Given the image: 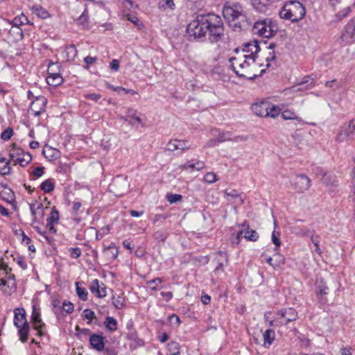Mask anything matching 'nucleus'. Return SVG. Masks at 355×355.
<instances>
[{"mask_svg": "<svg viewBox=\"0 0 355 355\" xmlns=\"http://www.w3.org/2000/svg\"><path fill=\"white\" fill-rule=\"evenodd\" d=\"M268 103L261 102L259 103H254L252 105V112L257 116L268 117Z\"/></svg>", "mask_w": 355, "mask_h": 355, "instance_id": "obj_19", "label": "nucleus"}, {"mask_svg": "<svg viewBox=\"0 0 355 355\" xmlns=\"http://www.w3.org/2000/svg\"><path fill=\"white\" fill-rule=\"evenodd\" d=\"M231 67L235 73L239 77L253 79L257 76L254 72V68L256 67L255 62L252 64L248 57L239 55L238 57H232L230 58Z\"/></svg>", "mask_w": 355, "mask_h": 355, "instance_id": "obj_2", "label": "nucleus"}, {"mask_svg": "<svg viewBox=\"0 0 355 355\" xmlns=\"http://www.w3.org/2000/svg\"><path fill=\"white\" fill-rule=\"evenodd\" d=\"M59 212L55 209V207H53L51 209L50 216L47 218L46 222L49 223H58L59 220Z\"/></svg>", "mask_w": 355, "mask_h": 355, "instance_id": "obj_42", "label": "nucleus"}, {"mask_svg": "<svg viewBox=\"0 0 355 355\" xmlns=\"http://www.w3.org/2000/svg\"><path fill=\"white\" fill-rule=\"evenodd\" d=\"M313 173L315 176L320 178V181L322 182V180L327 175L328 172L325 171L322 167L316 166L313 169Z\"/></svg>", "mask_w": 355, "mask_h": 355, "instance_id": "obj_49", "label": "nucleus"}, {"mask_svg": "<svg viewBox=\"0 0 355 355\" xmlns=\"http://www.w3.org/2000/svg\"><path fill=\"white\" fill-rule=\"evenodd\" d=\"M104 339L102 336L94 334L89 338V343L94 349L101 352L105 347Z\"/></svg>", "mask_w": 355, "mask_h": 355, "instance_id": "obj_17", "label": "nucleus"}, {"mask_svg": "<svg viewBox=\"0 0 355 355\" xmlns=\"http://www.w3.org/2000/svg\"><path fill=\"white\" fill-rule=\"evenodd\" d=\"M291 182L295 190L303 193L310 188L311 180L304 174H298L292 179Z\"/></svg>", "mask_w": 355, "mask_h": 355, "instance_id": "obj_9", "label": "nucleus"}, {"mask_svg": "<svg viewBox=\"0 0 355 355\" xmlns=\"http://www.w3.org/2000/svg\"><path fill=\"white\" fill-rule=\"evenodd\" d=\"M218 143H222L226 141H232V134L230 132H221L218 133L216 137Z\"/></svg>", "mask_w": 355, "mask_h": 355, "instance_id": "obj_43", "label": "nucleus"}, {"mask_svg": "<svg viewBox=\"0 0 355 355\" xmlns=\"http://www.w3.org/2000/svg\"><path fill=\"white\" fill-rule=\"evenodd\" d=\"M110 232V228L108 226H105L101 228L97 232H96V239L100 240L104 236Z\"/></svg>", "mask_w": 355, "mask_h": 355, "instance_id": "obj_54", "label": "nucleus"}, {"mask_svg": "<svg viewBox=\"0 0 355 355\" xmlns=\"http://www.w3.org/2000/svg\"><path fill=\"white\" fill-rule=\"evenodd\" d=\"M101 286V284H99V281L97 279H95L91 282L89 290L96 295L97 292L99 291Z\"/></svg>", "mask_w": 355, "mask_h": 355, "instance_id": "obj_51", "label": "nucleus"}, {"mask_svg": "<svg viewBox=\"0 0 355 355\" xmlns=\"http://www.w3.org/2000/svg\"><path fill=\"white\" fill-rule=\"evenodd\" d=\"M345 134L347 135L349 139H353L355 136V125L352 121H350L348 127L345 130Z\"/></svg>", "mask_w": 355, "mask_h": 355, "instance_id": "obj_50", "label": "nucleus"}, {"mask_svg": "<svg viewBox=\"0 0 355 355\" xmlns=\"http://www.w3.org/2000/svg\"><path fill=\"white\" fill-rule=\"evenodd\" d=\"M123 119L131 125H135V123L142 124L141 118L137 115V110L132 107L127 108L126 116Z\"/></svg>", "mask_w": 355, "mask_h": 355, "instance_id": "obj_18", "label": "nucleus"}, {"mask_svg": "<svg viewBox=\"0 0 355 355\" xmlns=\"http://www.w3.org/2000/svg\"><path fill=\"white\" fill-rule=\"evenodd\" d=\"M306 14V10L302 3L298 1H290L285 3L279 11V16L282 19L298 21Z\"/></svg>", "mask_w": 355, "mask_h": 355, "instance_id": "obj_3", "label": "nucleus"}, {"mask_svg": "<svg viewBox=\"0 0 355 355\" xmlns=\"http://www.w3.org/2000/svg\"><path fill=\"white\" fill-rule=\"evenodd\" d=\"M204 180L208 184H212L218 181L217 175L212 172L207 173L204 176Z\"/></svg>", "mask_w": 355, "mask_h": 355, "instance_id": "obj_47", "label": "nucleus"}, {"mask_svg": "<svg viewBox=\"0 0 355 355\" xmlns=\"http://www.w3.org/2000/svg\"><path fill=\"white\" fill-rule=\"evenodd\" d=\"M263 344L265 348H269L275 339V332L273 329H268L263 334Z\"/></svg>", "mask_w": 355, "mask_h": 355, "instance_id": "obj_21", "label": "nucleus"}, {"mask_svg": "<svg viewBox=\"0 0 355 355\" xmlns=\"http://www.w3.org/2000/svg\"><path fill=\"white\" fill-rule=\"evenodd\" d=\"M31 321L32 322H41L40 312L33 306V311L31 313Z\"/></svg>", "mask_w": 355, "mask_h": 355, "instance_id": "obj_56", "label": "nucleus"}, {"mask_svg": "<svg viewBox=\"0 0 355 355\" xmlns=\"http://www.w3.org/2000/svg\"><path fill=\"white\" fill-rule=\"evenodd\" d=\"M40 188L44 192L49 193L54 189V184L51 180H46L41 184Z\"/></svg>", "mask_w": 355, "mask_h": 355, "instance_id": "obj_40", "label": "nucleus"}, {"mask_svg": "<svg viewBox=\"0 0 355 355\" xmlns=\"http://www.w3.org/2000/svg\"><path fill=\"white\" fill-rule=\"evenodd\" d=\"M76 291L79 299L83 301L87 300L88 292L84 287L80 286V282H76Z\"/></svg>", "mask_w": 355, "mask_h": 355, "instance_id": "obj_30", "label": "nucleus"}, {"mask_svg": "<svg viewBox=\"0 0 355 355\" xmlns=\"http://www.w3.org/2000/svg\"><path fill=\"white\" fill-rule=\"evenodd\" d=\"M10 157L14 165L19 164L22 167L27 166L32 161V155L29 153L15 146L10 150Z\"/></svg>", "mask_w": 355, "mask_h": 355, "instance_id": "obj_6", "label": "nucleus"}, {"mask_svg": "<svg viewBox=\"0 0 355 355\" xmlns=\"http://www.w3.org/2000/svg\"><path fill=\"white\" fill-rule=\"evenodd\" d=\"M168 350L169 355H178L180 354L179 343L175 341H171L168 344Z\"/></svg>", "mask_w": 355, "mask_h": 355, "instance_id": "obj_37", "label": "nucleus"}, {"mask_svg": "<svg viewBox=\"0 0 355 355\" xmlns=\"http://www.w3.org/2000/svg\"><path fill=\"white\" fill-rule=\"evenodd\" d=\"M272 241L277 248L280 246L281 242L279 239V233L278 232L273 231L272 234Z\"/></svg>", "mask_w": 355, "mask_h": 355, "instance_id": "obj_58", "label": "nucleus"}, {"mask_svg": "<svg viewBox=\"0 0 355 355\" xmlns=\"http://www.w3.org/2000/svg\"><path fill=\"white\" fill-rule=\"evenodd\" d=\"M275 46V43H270L267 48L270 50H272L271 52H269V55L266 58V62H268L267 67L270 66L269 62L272 61L275 59V53L274 51V48Z\"/></svg>", "mask_w": 355, "mask_h": 355, "instance_id": "obj_48", "label": "nucleus"}, {"mask_svg": "<svg viewBox=\"0 0 355 355\" xmlns=\"http://www.w3.org/2000/svg\"><path fill=\"white\" fill-rule=\"evenodd\" d=\"M34 329L37 331V334L40 336H42L44 335L43 332V328L44 327L45 324L41 320L40 322H33Z\"/></svg>", "mask_w": 355, "mask_h": 355, "instance_id": "obj_52", "label": "nucleus"}, {"mask_svg": "<svg viewBox=\"0 0 355 355\" xmlns=\"http://www.w3.org/2000/svg\"><path fill=\"white\" fill-rule=\"evenodd\" d=\"M129 182L127 176L117 175L112 179L109 185V190L113 193L116 198H121L128 192Z\"/></svg>", "mask_w": 355, "mask_h": 355, "instance_id": "obj_5", "label": "nucleus"}, {"mask_svg": "<svg viewBox=\"0 0 355 355\" xmlns=\"http://www.w3.org/2000/svg\"><path fill=\"white\" fill-rule=\"evenodd\" d=\"M66 57L68 61L73 60L77 56L78 51L74 45H70L65 49Z\"/></svg>", "mask_w": 355, "mask_h": 355, "instance_id": "obj_32", "label": "nucleus"}, {"mask_svg": "<svg viewBox=\"0 0 355 355\" xmlns=\"http://www.w3.org/2000/svg\"><path fill=\"white\" fill-rule=\"evenodd\" d=\"M104 325L107 330L114 331L117 329L118 322L114 317L107 316L104 321Z\"/></svg>", "mask_w": 355, "mask_h": 355, "instance_id": "obj_27", "label": "nucleus"}, {"mask_svg": "<svg viewBox=\"0 0 355 355\" xmlns=\"http://www.w3.org/2000/svg\"><path fill=\"white\" fill-rule=\"evenodd\" d=\"M341 40L347 44L355 42V17L350 19L344 27Z\"/></svg>", "mask_w": 355, "mask_h": 355, "instance_id": "obj_10", "label": "nucleus"}, {"mask_svg": "<svg viewBox=\"0 0 355 355\" xmlns=\"http://www.w3.org/2000/svg\"><path fill=\"white\" fill-rule=\"evenodd\" d=\"M112 303L113 306L117 309H121L125 306V299L121 295L114 294L112 297Z\"/></svg>", "mask_w": 355, "mask_h": 355, "instance_id": "obj_26", "label": "nucleus"}, {"mask_svg": "<svg viewBox=\"0 0 355 355\" xmlns=\"http://www.w3.org/2000/svg\"><path fill=\"white\" fill-rule=\"evenodd\" d=\"M268 116H270L271 118H276L277 116L279 115L281 111L282 110V109L280 107L274 105H271L269 103H268Z\"/></svg>", "mask_w": 355, "mask_h": 355, "instance_id": "obj_34", "label": "nucleus"}, {"mask_svg": "<svg viewBox=\"0 0 355 355\" xmlns=\"http://www.w3.org/2000/svg\"><path fill=\"white\" fill-rule=\"evenodd\" d=\"M83 313L84 318L89 320H92L96 318L95 313L89 309H85Z\"/></svg>", "mask_w": 355, "mask_h": 355, "instance_id": "obj_59", "label": "nucleus"}, {"mask_svg": "<svg viewBox=\"0 0 355 355\" xmlns=\"http://www.w3.org/2000/svg\"><path fill=\"white\" fill-rule=\"evenodd\" d=\"M349 139L345 132H343L342 131L338 133L336 137V141L338 142H343Z\"/></svg>", "mask_w": 355, "mask_h": 355, "instance_id": "obj_62", "label": "nucleus"}, {"mask_svg": "<svg viewBox=\"0 0 355 355\" xmlns=\"http://www.w3.org/2000/svg\"><path fill=\"white\" fill-rule=\"evenodd\" d=\"M42 154L49 160H55L60 156V151L52 147L46 146L43 149Z\"/></svg>", "mask_w": 355, "mask_h": 355, "instance_id": "obj_23", "label": "nucleus"}, {"mask_svg": "<svg viewBox=\"0 0 355 355\" xmlns=\"http://www.w3.org/2000/svg\"><path fill=\"white\" fill-rule=\"evenodd\" d=\"M191 148L188 141L178 139H171L166 144V150L174 152L175 150H187Z\"/></svg>", "mask_w": 355, "mask_h": 355, "instance_id": "obj_12", "label": "nucleus"}, {"mask_svg": "<svg viewBox=\"0 0 355 355\" xmlns=\"http://www.w3.org/2000/svg\"><path fill=\"white\" fill-rule=\"evenodd\" d=\"M104 252L105 253L110 254L112 259H116L119 254L118 248L114 244H112L105 248Z\"/></svg>", "mask_w": 355, "mask_h": 355, "instance_id": "obj_38", "label": "nucleus"}, {"mask_svg": "<svg viewBox=\"0 0 355 355\" xmlns=\"http://www.w3.org/2000/svg\"><path fill=\"white\" fill-rule=\"evenodd\" d=\"M163 282L162 278L157 277L147 282L150 290L157 291L159 289L158 284Z\"/></svg>", "mask_w": 355, "mask_h": 355, "instance_id": "obj_45", "label": "nucleus"}, {"mask_svg": "<svg viewBox=\"0 0 355 355\" xmlns=\"http://www.w3.org/2000/svg\"><path fill=\"white\" fill-rule=\"evenodd\" d=\"M189 36L195 39H202L208 35L211 42L220 41L224 35V26L221 17L214 13L198 15L187 28Z\"/></svg>", "mask_w": 355, "mask_h": 355, "instance_id": "obj_1", "label": "nucleus"}, {"mask_svg": "<svg viewBox=\"0 0 355 355\" xmlns=\"http://www.w3.org/2000/svg\"><path fill=\"white\" fill-rule=\"evenodd\" d=\"M106 295H107L106 286H105V284L103 283H101V288H100L99 291L97 292L96 296L99 298H103V297H105Z\"/></svg>", "mask_w": 355, "mask_h": 355, "instance_id": "obj_61", "label": "nucleus"}, {"mask_svg": "<svg viewBox=\"0 0 355 355\" xmlns=\"http://www.w3.org/2000/svg\"><path fill=\"white\" fill-rule=\"evenodd\" d=\"M253 33L263 37H272L277 31V25L270 19L256 21L252 28Z\"/></svg>", "mask_w": 355, "mask_h": 355, "instance_id": "obj_4", "label": "nucleus"}, {"mask_svg": "<svg viewBox=\"0 0 355 355\" xmlns=\"http://www.w3.org/2000/svg\"><path fill=\"white\" fill-rule=\"evenodd\" d=\"M224 198H239L241 200L245 198L244 193H240L238 191L233 189H227L224 191Z\"/></svg>", "mask_w": 355, "mask_h": 355, "instance_id": "obj_31", "label": "nucleus"}, {"mask_svg": "<svg viewBox=\"0 0 355 355\" xmlns=\"http://www.w3.org/2000/svg\"><path fill=\"white\" fill-rule=\"evenodd\" d=\"M349 193L351 198H352L353 200H355V167L352 169L351 173Z\"/></svg>", "mask_w": 355, "mask_h": 355, "instance_id": "obj_39", "label": "nucleus"}, {"mask_svg": "<svg viewBox=\"0 0 355 355\" xmlns=\"http://www.w3.org/2000/svg\"><path fill=\"white\" fill-rule=\"evenodd\" d=\"M33 10L39 17L46 19L49 17L48 11L41 6H35Z\"/></svg>", "mask_w": 355, "mask_h": 355, "instance_id": "obj_36", "label": "nucleus"}, {"mask_svg": "<svg viewBox=\"0 0 355 355\" xmlns=\"http://www.w3.org/2000/svg\"><path fill=\"white\" fill-rule=\"evenodd\" d=\"M62 81L63 79L60 72H49V75L46 77V82L51 86H58Z\"/></svg>", "mask_w": 355, "mask_h": 355, "instance_id": "obj_20", "label": "nucleus"}, {"mask_svg": "<svg viewBox=\"0 0 355 355\" xmlns=\"http://www.w3.org/2000/svg\"><path fill=\"white\" fill-rule=\"evenodd\" d=\"M305 85L303 86H300V83H298L296 85L291 87V88L286 89V91L290 92H302L305 91L304 89Z\"/></svg>", "mask_w": 355, "mask_h": 355, "instance_id": "obj_60", "label": "nucleus"}, {"mask_svg": "<svg viewBox=\"0 0 355 355\" xmlns=\"http://www.w3.org/2000/svg\"><path fill=\"white\" fill-rule=\"evenodd\" d=\"M12 134H13L12 129L10 128H8L7 129H6L4 131L2 132L1 135V138L4 141L9 140L11 138V137L12 136Z\"/></svg>", "mask_w": 355, "mask_h": 355, "instance_id": "obj_55", "label": "nucleus"}, {"mask_svg": "<svg viewBox=\"0 0 355 355\" xmlns=\"http://www.w3.org/2000/svg\"><path fill=\"white\" fill-rule=\"evenodd\" d=\"M300 86L306 85L305 89H312L315 86V80L314 78L311 76H305L299 82Z\"/></svg>", "mask_w": 355, "mask_h": 355, "instance_id": "obj_29", "label": "nucleus"}, {"mask_svg": "<svg viewBox=\"0 0 355 355\" xmlns=\"http://www.w3.org/2000/svg\"><path fill=\"white\" fill-rule=\"evenodd\" d=\"M318 293L322 295H327L328 293V287L327 286L325 282L323 279H320V281L318 284Z\"/></svg>", "mask_w": 355, "mask_h": 355, "instance_id": "obj_46", "label": "nucleus"}, {"mask_svg": "<svg viewBox=\"0 0 355 355\" xmlns=\"http://www.w3.org/2000/svg\"><path fill=\"white\" fill-rule=\"evenodd\" d=\"M17 263L21 268L23 270H25L27 268V263L25 261L24 259L21 257H17L16 259H15Z\"/></svg>", "mask_w": 355, "mask_h": 355, "instance_id": "obj_63", "label": "nucleus"}, {"mask_svg": "<svg viewBox=\"0 0 355 355\" xmlns=\"http://www.w3.org/2000/svg\"><path fill=\"white\" fill-rule=\"evenodd\" d=\"M282 117L284 120H297L301 121V118L297 116L295 112L291 110H286L282 112Z\"/></svg>", "mask_w": 355, "mask_h": 355, "instance_id": "obj_33", "label": "nucleus"}, {"mask_svg": "<svg viewBox=\"0 0 355 355\" xmlns=\"http://www.w3.org/2000/svg\"><path fill=\"white\" fill-rule=\"evenodd\" d=\"M85 98L87 99L92 100L93 101H98L101 98V96L98 94H87L85 95Z\"/></svg>", "mask_w": 355, "mask_h": 355, "instance_id": "obj_64", "label": "nucleus"}, {"mask_svg": "<svg viewBox=\"0 0 355 355\" xmlns=\"http://www.w3.org/2000/svg\"><path fill=\"white\" fill-rule=\"evenodd\" d=\"M84 212H86L87 215L89 214L88 209H85V207H83V205L80 202H75L73 203L71 217L76 224H78L82 221L83 218L80 214H82Z\"/></svg>", "mask_w": 355, "mask_h": 355, "instance_id": "obj_14", "label": "nucleus"}, {"mask_svg": "<svg viewBox=\"0 0 355 355\" xmlns=\"http://www.w3.org/2000/svg\"><path fill=\"white\" fill-rule=\"evenodd\" d=\"M243 237L248 241H256L259 239V234L255 230H250L249 228V225H248L245 228V234Z\"/></svg>", "mask_w": 355, "mask_h": 355, "instance_id": "obj_28", "label": "nucleus"}, {"mask_svg": "<svg viewBox=\"0 0 355 355\" xmlns=\"http://www.w3.org/2000/svg\"><path fill=\"white\" fill-rule=\"evenodd\" d=\"M253 7L259 12H265L271 5L269 0H251Z\"/></svg>", "mask_w": 355, "mask_h": 355, "instance_id": "obj_24", "label": "nucleus"}, {"mask_svg": "<svg viewBox=\"0 0 355 355\" xmlns=\"http://www.w3.org/2000/svg\"><path fill=\"white\" fill-rule=\"evenodd\" d=\"M69 252L70 257L72 259H78V257H80V255L82 254V251H81L80 248H70L69 249Z\"/></svg>", "mask_w": 355, "mask_h": 355, "instance_id": "obj_53", "label": "nucleus"}, {"mask_svg": "<svg viewBox=\"0 0 355 355\" xmlns=\"http://www.w3.org/2000/svg\"><path fill=\"white\" fill-rule=\"evenodd\" d=\"M14 325L17 327H21L25 324H27V320L26 318V311L23 308H17L14 310Z\"/></svg>", "mask_w": 355, "mask_h": 355, "instance_id": "obj_16", "label": "nucleus"}, {"mask_svg": "<svg viewBox=\"0 0 355 355\" xmlns=\"http://www.w3.org/2000/svg\"><path fill=\"white\" fill-rule=\"evenodd\" d=\"M73 304L67 301H64L62 304V309L66 311L67 313H71L73 311Z\"/></svg>", "mask_w": 355, "mask_h": 355, "instance_id": "obj_57", "label": "nucleus"}, {"mask_svg": "<svg viewBox=\"0 0 355 355\" xmlns=\"http://www.w3.org/2000/svg\"><path fill=\"white\" fill-rule=\"evenodd\" d=\"M17 328L18 329V334L20 341L23 343H26L28 340L30 331L29 324L27 323L21 325V327H17Z\"/></svg>", "mask_w": 355, "mask_h": 355, "instance_id": "obj_25", "label": "nucleus"}, {"mask_svg": "<svg viewBox=\"0 0 355 355\" xmlns=\"http://www.w3.org/2000/svg\"><path fill=\"white\" fill-rule=\"evenodd\" d=\"M168 236V233L164 230H157L153 234V238L157 241H165Z\"/></svg>", "mask_w": 355, "mask_h": 355, "instance_id": "obj_44", "label": "nucleus"}, {"mask_svg": "<svg viewBox=\"0 0 355 355\" xmlns=\"http://www.w3.org/2000/svg\"><path fill=\"white\" fill-rule=\"evenodd\" d=\"M352 12L351 6H347L342 10L339 11L336 14V17L338 21H341L344 18L347 17Z\"/></svg>", "mask_w": 355, "mask_h": 355, "instance_id": "obj_41", "label": "nucleus"}, {"mask_svg": "<svg viewBox=\"0 0 355 355\" xmlns=\"http://www.w3.org/2000/svg\"><path fill=\"white\" fill-rule=\"evenodd\" d=\"M277 315V321L280 325H286L291 322L295 321L298 317L297 312L293 308L282 309Z\"/></svg>", "mask_w": 355, "mask_h": 355, "instance_id": "obj_8", "label": "nucleus"}, {"mask_svg": "<svg viewBox=\"0 0 355 355\" xmlns=\"http://www.w3.org/2000/svg\"><path fill=\"white\" fill-rule=\"evenodd\" d=\"M223 14L229 21H234L243 17V10L240 4H225L223 9Z\"/></svg>", "mask_w": 355, "mask_h": 355, "instance_id": "obj_7", "label": "nucleus"}, {"mask_svg": "<svg viewBox=\"0 0 355 355\" xmlns=\"http://www.w3.org/2000/svg\"><path fill=\"white\" fill-rule=\"evenodd\" d=\"M10 167L9 162L6 158L2 157L0 159V174L3 175H8L10 173Z\"/></svg>", "mask_w": 355, "mask_h": 355, "instance_id": "obj_35", "label": "nucleus"}, {"mask_svg": "<svg viewBox=\"0 0 355 355\" xmlns=\"http://www.w3.org/2000/svg\"><path fill=\"white\" fill-rule=\"evenodd\" d=\"M33 221H37L44 216V208L40 201H35L29 205Z\"/></svg>", "mask_w": 355, "mask_h": 355, "instance_id": "obj_15", "label": "nucleus"}, {"mask_svg": "<svg viewBox=\"0 0 355 355\" xmlns=\"http://www.w3.org/2000/svg\"><path fill=\"white\" fill-rule=\"evenodd\" d=\"M322 182L329 189L336 188L338 186L337 177L332 173H328L325 178H323Z\"/></svg>", "mask_w": 355, "mask_h": 355, "instance_id": "obj_22", "label": "nucleus"}, {"mask_svg": "<svg viewBox=\"0 0 355 355\" xmlns=\"http://www.w3.org/2000/svg\"><path fill=\"white\" fill-rule=\"evenodd\" d=\"M47 99L43 96H40L31 103L30 110L35 116H39L42 112L45 111Z\"/></svg>", "mask_w": 355, "mask_h": 355, "instance_id": "obj_13", "label": "nucleus"}, {"mask_svg": "<svg viewBox=\"0 0 355 355\" xmlns=\"http://www.w3.org/2000/svg\"><path fill=\"white\" fill-rule=\"evenodd\" d=\"M260 47L257 40H254L250 42H247L243 45V52L247 54L243 55V56L248 57L252 60V64L254 63L257 54L259 52Z\"/></svg>", "mask_w": 355, "mask_h": 355, "instance_id": "obj_11", "label": "nucleus"}]
</instances>
